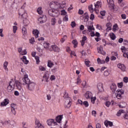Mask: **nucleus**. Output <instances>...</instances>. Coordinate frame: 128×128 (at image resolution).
I'll return each mask as SVG.
<instances>
[{"label":"nucleus","mask_w":128,"mask_h":128,"mask_svg":"<svg viewBox=\"0 0 128 128\" xmlns=\"http://www.w3.org/2000/svg\"><path fill=\"white\" fill-rule=\"evenodd\" d=\"M24 82L27 84L28 90L30 92H32L34 90V87L36 86V83L32 82L30 80L28 76L25 75L24 78H22Z\"/></svg>","instance_id":"obj_1"},{"label":"nucleus","mask_w":128,"mask_h":128,"mask_svg":"<svg viewBox=\"0 0 128 128\" xmlns=\"http://www.w3.org/2000/svg\"><path fill=\"white\" fill-rule=\"evenodd\" d=\"M19 16H22L24 20H23V22L25 26H28L29 24V22L26 19V17L28 16V14H26V12H24V10H20L18 12Z\"/></svg>","instance_id":"obj_2"},{"label":"nucleus","mask_w":128,"mask_h":128,"mask_svg":"<svg viewBox=\"0 0 128 128\" xmlns=\"http://www.w3.org/2000/svg\"><path fill=\"white\" fill-rule=\"evenodd\" d=\"M14 90V81H10L9 84L7 88V92H12Z\"/></svg>","instance_id":"obj_3"},{"label":"nucleus","mask_w":128,"mask_h":128,"mask_svg":"<svg viewBox=\"0 0 128 128\" xmlns=\"http://www.w3.org/2000/svg\"><path fill=\"white\" fill-rule=\"evenodd\" d=\"M124 94V90H118L116 92V98H117L118 100H120V98H122V94Z\"/></svg>","instance_id":"obj_4"},{"label":"nucleus","mask_w":128,"mask_h":128,"mask_svg":"<svg viewBox=\"0 0 128 128\" xmlns=\"http://www.w3.org/2000/svg\"><path fill=\"white\" fill-rule=\"evenodd\" d=\"M50 52H60V49L58 48L56 45H52L50 48Z\"/></svg>","instance_id":"obj_5"},{"label":"nucleus","mask_w":128,"mask_h":128,"mask_svg":"<svg viewBox=\"0 0 128 128\" xmlns=\"http://www.w3.org/2000/svg\"><path fill=\"white\" fill-rule=\"evenodd\" d=\"M72 106V99L70 98H68L67 100L65 101L64 107L66 108H70Z\"/></svg>","instance_id":"obj_6"},{"label":"nucleus","mask_w":128,"mask_h":128,"mask_svg":"<svg viewBox=\"0 0 128 128\" xmlns=\"http://www.w3.org/2000/svg\"><path fill=\"white\" fill-rule=\"evenodd\" d=\"M15 84L16 85V86L17 88V90H18L20 91V94H22V92L24 90L22 89V85L20 84V82H18V80H16L15 82Z\"/></svg>","instance_id":"obj_7"},{"label":"nucleus","mask_w":128,"mask_h":128,"mask_svg":"<svg viewBox=\"0 0 128 128\" xmlns=\"http://www.w3.org/2000/svg\"><path fill=\"white\" fill-rule=\"evenodd\" d=\"M47 124L48 126H56L58 124V123H56V122L54 119L48 120H47Z\"/></svg>","instance_id":"obj_8"},{"label":"nucleus","mask_w":128,"mask_h":128,"mask_svg":"<svg viewBox=\"0 0 128 128\" xmlns=\"http://www.w3.org/2000/svg\"><path fill=\"white\" fill-rule=\"evenodd\" d=\"M11 110L14 116H16V105L14 104H10Z\"/></svg>","instance_id":"obj_9"},{"label":"nucleus","mask_w":128,"mask_h":128,"mask_svg":"<svg viewBox=\"0 0 128 128\" xmlns=\"http://www.w3.org/2000/svg\"><path fill=\"white\" fill-rule=\"evenodd\" d=\"M58 4H60L56 1H53L50 4V6L51 8H56V6Z\"/></svg>","instance_id":"obj_10"},{"label":"nucleus","mask_w":128,"mask_h":128,"mask_svg":"<svg viewBox=\"0 0 128 128\" xmlns=\"http://www.w3.org/2000/svg\"><path fill=\"white\" fill-rule=\"evenodd\" d=\"M96 86L98 92H104V86L102 83H100V82L98 83L97 84Z\"/></svg>","instance_id":"obj_11"},{"label":"nucleus","mask_w":128,"mask_h":128,"mask_svg":"<svg viewBox=\"0 0 128 128\" xmlns=\"http://www.w3.org/2000/svg\"><path fill=\"white\" fill-rule=\"evenodd\" d=\"M97 50L99 54H103L104 56L106 54V52L104 51V47H102V46H100L98 47Z\"/></svg>","instance_id":"obj_12"},{"label":"nucleus","mask_w":128,"mask_h":128,"mask_svg":"<svg viewBox=\"0 0 128 128\" xmlns=\"http://www.w3.org/2000/svg\"><path fill=\"white\" fill-rule=\"evenodd\" d=\"M60 16V12H58V11L56 9L53 10V13L52 14V15H51V16H52L53 18H56L57 16Z\"/></svg>","instance_id":"obj_13"},{"label":"nucleus","mask_w":128,"mask_h":128,"mask_svg":"<svg viewBox=\"0 0 128 128\" xmlns=\"http://www.w3.org/2000/svg\"><path fill=\"white\" fill-rule=\"evenodd\" d=\"M9 102H10V100H8V99L5 98L4 101L0 103V106H8V104Z\"/></svg>","instance_id":"obj_14"},{"label":"nucleus","mask_w":128,"mask_h":128,"mask_svg":"<svg viewBox=\"0 0 128 128\" xmlns=\"http://www.w3.org/2000/svg\"><path fill=\"white\" fill-rule=\"evenodd\" d=\"M84 96L86 98H92V92L90 91H87L85 94H84Z\"/></svg>","instance_id":"obj_15"},{"label":"nucleus","mask_w":128,"mask_h":128,"mask_svg":"<svg viewBox=\"0 0 128 128\" xmlns=\"http://www.w3.org/2000/svg\"><path fill=\"white\" fill-rule=\"evenodd\" d=\"M118 68H120V70H122V72H125L126 71V66H124V64H118L117 66Z\"/></svg>","instance_id":"obj_16"},{"label":"nucleus","mask_w":128,"mask_h":128,"mask_svg":"<svg viewBox=\"0 0 128 128\" xmlns=\"http://www.w3.org/2000/svg\"><path fill=\"white\" fill-rule=\"evenodd\" d=\"M36 128H44V126H42L40 122V120H36Z\"/></svg>","instance_id":"obj_17"},{"label":"nucleus","mask_w":128,"mask_h":128,"mask_svg":"<svg viewBox=\"0 0 128 128\" xmlns=\"http://www.w3.org/2000/svg\"><path fill=\"white\" fill-rule=\"evenodd\" d=\"M106 26L107 28L106 30V32H108L109 30H112V23L108 22L106 24Z\"/></svg>","instance_id":"obj_18"},{"label":"nucleus","mask_w":128,"mask_h":128,"mask_svg":"<svg viewBox=\"0 0 128 128\" xmlns=\"http://www.w3.org/2000/svg\"><path fill=\"white\" fill-rule=\"evenodd\" d=\"M110 90H112L113 94L114 92H116V85L114 84H112L110 86Z\"/></svg>","instance_id":"obj_19"},{"label":"nucleus","mask_w":128,"mask_h":128,"mask_svg":"<svg viewBox=\"0 0 128 128\" xmlns=\"http://www.w3.org/2000/svg\"><path fill=\"white\" fill-rule=\"evenodd\" d=\"M21 60H22L25 64H28V60H26V56H23L22 58H21Z\"/></svg>","instance_id":"obj_20"},{"label":"nucleus","mask_w":128,"mask_h":128,"mask_svg":"<svg viewBox=\"0 0 128 128\" xmlns=\"http://www.w3.org/2000/svg\"><path fill=\"white\" fill-rule=\"evenodd\" d=\"M62 120V116H59L56 118V122H58V124H60Z\"/></svg>","instance_id":"obj_21"},{"label":"nucleus","mask_w":128,"mask_h":128,"mask_svg":"<svg viewBox=\"0 0 128 128\" xmlns=\"http://www.w3.org/2000/svg\"><path fill=\"white\" fill-rule=\"evenodd\" d=\"M46 82H48V78H50V74L48 73H44V76H43Z\"/></svg>","instance_id":"obj_22"},{"label":"nucleus","mask_w":128,"mask_h":128,"mask_svg":"<svg viewBox=\"0 0 128 128\" xmlns=\"http://www.w3.org/2000/svg\"><path fill=\"white\" fill-rule=\"evenodd\" d=\"M33 34H34V36H35V38H38V34H40V31L38 30H34L32 32Z\"/></svg>","instance_id":"obj_23"},{"label":"nucleus","mask_w":128,"mask_h":128,"mask_svg":"<svg viewBox=\"0 0 128 128\" xmlns=\"http://www.w3.org/2000/svg\"><path fill=\"white\" fill-rule=\"evenodd\" d=\"M107 2L110 6L112 8L114 6V0H107Z\"/></svg>","instance_id":"obj_24"},{"label":"nucleus","mask_w":128,"mask_h":128,"mask_svg":"<svg viewBox=\"0 0 128 128\" xmlns=\"http://www.w3.org/2000/svg\"><path fill=\"white\" fill-rule=\"evenodd\" d=\"M104 124L106 126H108V125L110 126H112L114 124L112 122L107 121L104 122Z\"/></svg>","instance_id":"obj_25"},{"label":"nucleus","mask_w":128,"mask_h":128,"mask_svg":"<svg viewBox=\"0 0 128 128\" xmlns=\"http://www.w3.org/2000/svg\"><path fill=\"white\" fill-rule=\"evenodd\" d=\"M84 16L85 17L84 22H88V18H90V17L88 16V12L84 13Z\"/></svg>","instance_id":"obj_26"},{"label":"nucleus","mask_w":128,"mask_h":128,"mask_svg":"<svg viewBox=\"0 0 128 128\" xmlns=\"http://www.w3.org/2000/svg\"><path fill=\"white\" fill-rule=\"evenodd\" d=\"M87 28L89 32H90L92 30H94V26H88Z\"/></svg>","instance_id":"obj_27"},{"label":"nucleus","mask_w":128,"mask_h":128,"mask_svg":"<svg viewBox=\"0 0 128 128\" xmlns=\"http://www.w3.org/2000/svg\"><path fill=\"white\" fill-rule=\"evenodd\" d=\"M82 40L81 41V44L82 46H84V44L86 42V36H84L82 38Z\"/></svg>","instance_id":"obj_28"},{"label":"nucleus","mask_w":128,"mask_h":128,"mask_svg":"<svg viewBox=\"0 0 128 128\" xmlns=\"http://www.w3.org/2000/svg\"><path fill=\"white\" fill-rule=\"evenodd\" d=\"M124 110H120L117 112L116 116H120L122 115V114H124Z\"/></svg>","instance_id":"obj_29"},{"label":"nucleus","mask_w":128,"mask_h":128,"mask_svg":"<svg viewBox=\"0 0 128 128\" xmlns=\"http://www.w3.org/2000/svg\"><path fill=\"white\" fill-rule=\"evenodd\" d=\"M97 62L98 64H100L106 63V61H104V60H102L100 58H98Z\"/></svg>","instance_id":"obj_30"},{"label":"nucleus","mask_w":128,"mask_h":128,"mask_svg":"<svg viewBox=\"0 0 128 128\" xmlns=\"http://www.w3.org/2000/svg\"><path fill=\"white\" fill-rule=\"evenodd\" d=\"M22 32L23 36H26V34H27L26 28V27L24 26L22 28Z\"/></svg>","instance_id":"obj_31"},{"label":"nucleus","mask_w":128,"mask_h":128,"mask_svg":"<svg viewBox=\"0 0 128 128\" xmlns=\"http://www.w3.org/2000/svg\"><path fill=\"white\" fill-rule=\"evenodd\" d=\"M94 6H95L96 8H100L102 6V4H100V2L98 1L96 2V4H94Z\"/></svg>","instance_id":"obj_32"},{"label":"nucleus","mask_w":128,"mask_h":128,"mask_svg":"<svg viewBox=\"0 0 128 128\" xmlns=\"http://www.w3.org/2000/svg\"><path fill=\"white\" fill-rule=\"evenodd\" d=\"M8 62H5L4 63V68L5 70H8Z\"/></svg>","instance_id":"obj_33"},{"label":"nucleus","mask_w":128,"mask_h":128,"mask_svg":"<svg viewBox=\"0 0 128 128\" xmlns=\"http://www.w3.org/2000/svg\"><path fill=\"white\" fill-rule=\"evenodd\" d=\"M53 66H54V63H52V62H51L50 60H48V68H52Z\"/></svg>","instance_id":"obj_34"},{"label":"nucleus","mask_w":128,"mask_h":128,"mask_svg":"<svg viewBox=\"0 0 128 128\" xmlns=\"http://www.w3.org/2000/svg\"><path fill=\"white\" fill-rule=\"evenodd\" d=\"M42 7H40L37 9V12L38 14H42Z\"/></svg>","instance_id":"obj_35"},{"label":"nucleus","mask_w":128,"mask_h":128,"mask_svg":"<svg viewBox=\"0 0 128 128\" xmlns=\"http://www.w3.org/2000/svg\"><path fill=\"white\" fill-rule=\"evenodd\" d=\"M51 22H52V26H54V24H56V18H52L51 20Z\"/></svg>","instance_id":"obj_36"},{"label":"nucleus","mask_w":128,"mask_h":128,"mask_svg":"<svg viewBox=\"0 0 128 128\" xmlns=\"http://www.w3.org/2000/svg\"><path fill=\"white\" fill-rule=\"evenodd\" d=\"M110 38L111 40H116V35H114V33H112V34H110Z\"/></svg>","instance_id":"obj_37"},{"label":"nucleus","mask_w":128,"mask_h":128,"mask_svg":"<svg viewBox=\"0 0 128 128\" xmlns=\"http://www.w3.org/2000/svg\"><path fill=\"white\" fill-rule=\"evenodd\" d=\"M85 64L86 66L90 67V61L86 60L84 61Z\"/></svg>","instance_id":"obj_38"},{"label":"nucleus","mask_w":128,"mask_h":128,"mask_svg":"<svg viewBox=\"0 0 128 128\" xmlns=\"http://www.w3.org/2000/svg\"><path fill=\"white\" fill-rule=\"evenodd\" d=\"M54 8H51V9H49L48 10V14H50V16H52V13L54 12Z\"/></svg>","instance_id":"obj_39"},{"label":"nucleus","mask_w":128,"mask_h":128,"mask_svg":"<svg viewBox=\"0 0 128 128\" xmlns=\"http://www.w3.org/2000/svg\"><path fill=\"white\" fill-rule=\"evenodd\" d=\"M118 24H115L114 25L113 28H112V30L114 32H116V28H118Z\"/></svg>","instance_id":"obj_40"},{"label":"nucleus","mask_w":128,"mask_h":128,"mask_svg":"<svg viewBox=\"0 0 128 128\" xmlns=\"http://www.w3.org/2000/svg\"><path fill=\"white\" fill-rule=\"evenodd\" d=\"M72 43L74 45V48H76L78 46V41L76 40H74Z\"/></svg>","instance_id":"obj_41"},{"label":"nucleus","mask_w":128,"mask_h":128,"mask_svg":"<svg viewBox=\"0 0 128 128\" xmlns=\"http://www.w3.org/2000/svg\"><path fill=\"white\" fill-rule=\"evenodd\" d=\"M88 8L90 12H94V8H92V4H91L90 6H88Z\"/></svg>","instance_id":"obj_42"},{"label":"nucleus","mask_w":128,"mask_h":128,"mask_svg":"<svg viewBox=\"0 0 128 128\" xmlns=\"http://www.w3.org/2000/svg\"><path fill=\"white\" fill-rule=\"evenodd\" d=\"M38 22H40V24H44V22H46V20H42V16L38 19Z\"/></svg>","instance_id":"obj_43"},{"label":"nucleus","mask_w":128,"mask_h":128,"mask_svg":"<svg viewBox=\"0 0 128 128\" xmlns=\"http://www.w3.org/2000/svg\"><path fill=\"white\" fill-rule=\"evenodd\" d=\"M44 48L48 49V47L50 46V44L48 43V42L44 43Z\"/></svg>","instance_id":"obj_44"},{"label":"nucleus","mask_w":128,"mask_h":128,"mask_svg":"<svg viewBox=\"0 0 128 128\" xmlns=\"http://www.w3.org/2000/svg\"><path fill=\"white\" fill-rule=\"evenodd\" d=\"M35 59L36 60L37 64H40V57L38 56H36Z\"/></svg>","instance_id":"obj_45"},{"label":"nucleus","mask_w":128,"mask_h":128,"mask_svg":"<svg viewBox=\"0 0 128 128\" xmlns=\"http://www.w3.org/2000/svg\"><path fill=\"white\" fill-rule=\"evenodd\" d=\"M64 94L63 98H66V100H67L68 98L70 97H68V94H66V92H64Z\"/></svg>","instance_id":"obj_46"},{"label":"nucleus","mask_w":128,"mask_h":128,"mask_svg":"<svg viewBox=\"0 0 128 128\" xmlns=\"http://www.w3.org/2000/svg\"><path fill=\"white\" fill-rule=\"evenodd\" d=\"M83 104L86 108H88V101H84L83 102Z\"/></svg>","instance_id":"obj_47"},{"label":"nucleus","mask_w":128,"mask_h":128,"mask_svg":"<svg viewBox=\"0 0 128 128\" xmlns=\"http://www.w3.org/2000/svg\"><path fill=\"white\" fill-rule=\"evenodd\" d=\"M16 30H18V26H13V32L16 34Z\"/></svg>","instance_id":"obj_48"},{"label":"nucleus","mask_w":128,"mask_h":128,"mask_svg":"<svg viewBox=\"0 0 128 128\" xmlns=\"http://www.w3.org/2000/svg\"><path fill=\"white\" fill-rule=\"evenodd\" d=\"M91 102H92V104H94V102H96V97H94V98H92L91 97Z\"/></svg>","instance_id":"obj_49"},{"label":"nucleus","mask_w":128,"mask_h":128,"mask_svg":"<svg viewBox=\"0 0 128 128\" xmlns=\"http://www.w3.org/2000/svg\"><path fill=\"white\" fill-rule=\"evenodd\" d=\"M39 70H42L43 72H44V70H46V68H44V67L42 66H40Z\"/></svg>","instance_id":"obj_50"},{"label":"nucleus","mask_w":128,"mask_h":128,"mask_svg":"<svg viewBox=\"0 0 128 128\" xmlns=\"http://www.w3.org/2000/svg\"><path fill=\"white\" fill-rule=\"evenodd\" d=\"M70 26H72V28H74V26H76V22H74V21H73L71 22Z\"/></svg>","instance_id":"obj_51"},{"label":"nucleus","mask_w":128,"mask_h":128,"mask_svg":"<svg viewBox=\"0 0 128 128\" xmlns=\"http://www.w3.org/2000/svg\"><path fill=\"white\" fill-rule=\"evenodd\" d=\"M66 35H64L63 38L61 39L60 42H64V40H66Z\"/></svg>","instance_id":"obj_52"},{"label":"nucleus","mask_w":128,"mask_h":128,"mask_svg":"<svg viewBox=\"0 0 128 128\" xmlns=\"http://www.w3.org/2000/svg\"><path fill=\"white\" fill-rule=\"evenodd\" d=\"M80 82H82V80H80V77H78L77 78V82H76V84H80Z\"/></svg>","instance_id":"obj_53"},{"label":"nucleus","mask_w":128,"mask_h":128,"mask_svg":"<svg viewBox=\"0 0 128 128\" xmlns=\"http://www.w3.org/2000/svg\"><path fill=\"white\" fill-rule=\"evenodd\" d=\"M105 105L107 108H110V102H105Z\"/></svg>","instance_id":"obj_54"},{"label":"nucleus","mask_w":128,"mask_h":128,"mask_svg":"<svg viewBox=\"0 0 128 128\" xmlns=\"http://www.w3.org/2000/svg\"><path fill=\"white\" fill-rule=\"evenodd\" d=\"M100 14L102 16H106V12L104 10L101 11Z\"/></svg>","instance_id":"obj_55"},{"label":"nucleus","mask_w":128,"mask_h":128,"mask_svg":"<svg viewBox=\"0 0 128 128\" xmlns=\"http://www.w3.org/2000/svg\"><path fill=\"white\" fill-rule=\"evenodd\" d=\"M61 14L62 16H66V10H62L61 11Z\"/></svg>","instance_id":"obj_56"},{"label":"nucleus","mask_w":128,"mask_h":128,"mask_svg":"<svg viewBox=\"0 0 128 128\" xmlns=\"http://www.w3.org/2000/svg\"><path fill=\"white\" fill-rule=\"evenodd\" d=\"M110 74V72H108V70H106L104 72V76H108Z\"/></svg>","instance_id":"obj_57"},{"label":"nucleus","mask_w":128,"mask_h":128,"mask_svg":"<svg viewBox=\"0 0 128 128\" xmlns=\"http://www.w3.org/2000/svg\"><path fill=\"white\" fill-rule=\"evenodd\" d=\"M94 15L93 14H92L90 16V20H94Z\"/></svg>","instance_id":"obj_58"},{"label":"nucleus","mask_w":128,"mask_h":128,"mask_svg":"<svg viewBox=\"0 0 128 128\" xmlns=\"http://www.w3.org/2000/svg\"><path fill=\"white\" fill-rule=\"evenodd\" d=\"M42 20H45V22H46V16H42Z\"/></svg>","instance_id":"obj_59"},{"label":"nucleus","mask_w":128,"mask_h":128,"mask_svg":"<svg viewBox=\"0 0 128 128\" xmlns=\"http://www.w3.org/2000/svg\"><path fill=\"white\" fill-rule=\"evenodd\" d=\"M50 80H56V76L54 75L51 76L50 78Z\"/></svg>","instance_id":"obj_60"},{"label":"nucleus","mask_w":128,"mask_h":128,"mask_svg":"<svg viewBox=\"0 0 128 128\" xmlns=\"http://www.w3.org/2000/svg\"><path fill=\"white\" fill-rule=\"evenodd\" d=\"M30 44H34V38H32L30 40Z\"/></svg>","instance_id":"obj_61"},{"label":"nucleus","mask_w":128,"mask_h":128,"mask_svg":"<svg viewBox=\"0 0 128 128\" xmlns=\"http://www.w3.org/2000/svg\"><path fill=\"white\" fill-rule=\"evenodd\" d=\"M123 56H124V58H128V52H124L123 54Z\"/></svg>","instance_id":"obj_62"},{"label":"nucleus","mask_w":128,"mask_h":128,"mask_svg":"<svg viewBox=\"0 0 128 128\" xmlns=\"http://www.w3.org/2000/svg\"><path fill=\"white\" fill-rule=\"evenodd\" d=\"M78 14H84V10L80 9L78 12Z\"/></svg>","instance_id":"obj_63"},{"label":"nucleus","mask_w":128,"mask_h":128,"mask_svg":"<svg viewBox=\"0 0 128 128\" xmlns=\"http://www.w3.org/2000/svg\"><path fill=\"white\" fill-rule=\"evenodd\" d=\"M124 82H128V77H124Z\"/></svg>","instance_id":"obj_64"}]
</instances>
